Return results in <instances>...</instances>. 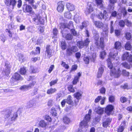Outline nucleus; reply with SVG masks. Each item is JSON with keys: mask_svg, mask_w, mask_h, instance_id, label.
Segmentation results:
<instances>
[{"mask_svg": "<svg viewBox=\"0 0 132 132\" xmlns=\"http://www.w3.org/2000/svg\"><path fill=\"white\" fill-rule=\"evenodd\" d=\"M93 4L91 2H88L87 7V9L89 13L90 12L93 11Z\"/></svg>", "mask_w": 132, "mask_h": 132, "instance_id": "nucleus-19", "label": "nucleus"}, {"mask_svg": "<svg viewBox=\"0 0 132 132\" xmlns=\"http://www.w3.org/2000/svg\"><path fill=\"white\" fill-rule=\"evenodd\" d=\"M127 100V99L125 97H121L120 98V101L123 103L126 102Z\"/></svg>", "mask_w": 132, "mask_h": 132, "instance_id": "nucleus-63", "label": "nucleus"}, {"mask_svg": "<svg viewBox=\"0 0 132 132\" xmlns=\"http://www.w3.org/2000/svg\"><path fill=\"white\" fill-rule=\"evenodd\" d=\"M60 46H61L62 49L63 50L65 49L67 47L66 43L64 41H63L61 42Z\"/></svg>", "mask_w": 132, "mask_h": 132, "instance_id": "nucleus-36", "label": "nucleus"}, {"mask_svg": "<svg viewBox=\"0 0 132 132\" xmlns=\"http://www.w3.org/2000/svg\"><path fill=\"white\" fill-rule=\"evenodd\" d=\"M106 11H103V14L102 13L100 12L99 14L97 15V17L99 19H102L104 18V16L106 13Z\"/></svg>", "mask_w": 132, "mask_h": 132, "instance_id": "nucleus-22", "label": "nucleus"}, {"mask_svg": "<svg viewBox=\"0 0 132 132\" xmlns=\"http://www.w3.org/2000/svg\"><path fill=\"white\" fill-rule=\"evenodd\" d=\"M81 74L80 72H78L77 75L74 78V79L72 81V84L76 85L79 81V79L81 76Z\"/></svg>", "mask_w": 132, "mask_h": 132, "instance_id": "nucleus-15", "label": "nucleus"}, {"mask_svg": "<svg viewBox=\"0 0 132 132\" xmlns=\"http://www.w3.org/2000/svg\"><path fill=\"white\" fill-rule=\"evenodd\" d=\"M132 58V55L129 54L128 52H126L124 53L123 55L122 58Z\"/></svg>", "mask_w": 132, "mask_h": 132, "instance_id": "nucleus-42", "label": "nucleus"}, {"mask_svg": "<svg viewBox=\"0 0 132 132\" xmlns=\"http://www.w3.org/2000/svg\"><path fill=\"white\" fill-rule=\"evenodd\" d=\"M35 103V101L34 100H31L27 103V106L29 108L32 107L34 106Z\"/></svg>", "mask_w": 132, "mask_h": 132, "instance_id": "nucleus-21", "label": "nucleus"}, {"mask_svg": "<svg viewBox=\"0 0 132 132\" xmlns=\"http://www.w3.org/2000/svg\"><path fill=\"white\" fill-rule=\"evenodd\" d=\"M64 16L66 18L70 19L71 18L72 15L70 12L69 11H67L64 13Z\"/></svg>", "mask_w": 132, "mask_h": 132, "instance_id": "nucleus-31", "label": "nucleus"}, {"mask_svg": "<svg viewBox=\"0 0 132 132\" xmlns=\"http://www.w3.org/2000/svg\"><path fill=\"white\" fill-rule=\"evenodd\" d=\"M113 21H111L110 25V32L111 33H112L114 31V29L113 28Z\"/></svg>", "mask_w": 132, "mask_h": 132, "instance_id": "nucleus-37", "label": "nucleus"}, {"mask_svg": "<svg viewBox=\"0 0 132 132\" xmlns=\"http://www.w3.org/2000/svg\"><path fill=\"white\" fill-rule=\"evenodd\" d=\"M103 71L104 69L102 67H101L99 68L97 75L98 78H100L101 77Z\"/></svg>", "mask_w": 132, "mask_h": 132, "instance_id": "nucleus-25", "label": "nucleus"}, {"mask_svg": "<svg viewBox=\"0 0 132 132\" xmlns=\"http://www.w3.org/2000/svg\"><path fill=\"white\" fill-rule=\"evenodd\" d=\"M12 78L16 80H22L23 79L22 77H21L20 75L17 73H14Z\"/></svg>", "mask_w": 132, "mask_h": 132, "instance_id": "nucleus-20", "label": "nucleus"}, {"mask_svg": "<svg viewBox=\"0 0 132 132\" xmlns=\"http://www.w3.org/2000/svg\"><path fill=\"white\" fill-rule=\"evenodd\" d=\"M113 109V107L111 105H108L105 109V113L108 114L109 115L111 113Z\"/></svg>", "mask_w": 132, "mask_h": 132, "instance_id": "nucleus-13", "label": "nucleus"}, {"mask_svg": "<svg viewBox=\"0 0 132 132\" xmlns=\"http://www.w3.org/2000/svg\"><path fill=\"white\" fill-rule=\"evenodd\" d=\"M126 38L127 39H129L131 38V35L130 33L129 32H127L126 34Z\"/></svg>", "mask_w": 132, "mask_h": 132, "instance_id": "nucleus-64", "label": "nucleus"}, {"mask_svg": "<svg viewBox=\"0 0 132 132\" xmlns=\"http://www.w3.org/2000/svg\"><path fill=\"white\" fill-rule=\"evenodd\" d=\"M26 71L25 68L23 67L21 68L20 70V73L22 75H24L26 73Z\"/></svg>", "mask_w": 132, "mask_h": 132, "instance_id": "nucleus-44", "label": "nucleus"}, {"mask_svg": "<svg viewBox=\"0 0 132 132\" xmlns=\"http://www.w3.org/2000/svg\"><path fill=\"white\" fill-rule=\"evenodd\" d=\"M117 53H113L112 52H110L109 54V56L110 58H115L117 55Z\"/></svg>", "mask_w": 132, "mask_h": 132, "instance_id": "nucleus-49", "label": "nucleus"}, {"mask_svg": "<svg viewBox=\"0 0 132 132\" xmlns=\"http://www.w3.org/2000/svg\"><path fill=\"white\" fill-rule=\"evenodd\" d=\"M36 83V82L35 81H33L28 85H24L21 86L20 88V89L21 90H24L29 89L31 88V87L34 86Z\"/></svg>", "mask_w": 132, "mask_h": 132, "instance_id": "nucleus-9", "label": "nucleus"}, {"mask_svg": "<svg viewBox=\"0 0 132 132\" xmlns=\"http://www.w3.org/2000/svg\"><path fill=\"white\" fill-rule=\"evenodd\" d=\"M73 37V35L70 34H67L65 36V39L67 40H71L72 39Z\"/></svg>", "mask_w": 132, "mask_h": 132, "instance_id": "nucleus-38", "label": "nucleus"}, {"mask_svg": "<svg viewBox=\"0 0 132 132\" xmlns=\"http://www.w3.org/2000/svg\"><path fill=\"white\" fill-rule=\"evenodd\" d=\"M110 4H109V7L111 9L113 10L114 7L113 5L114 4L116 3L117 2V0H109Z\"/></svg>", "mask_w": 132, "mask_h": 132, "instance_id": "nucleus-23", "label": "nucleus"}, {"mask_svg": "<svg viewBox=\"0 0 132 132\" xmlns=\"http://www.w3.org/2000/svg\"><path fill=\"white\" fill-rule=\"evenodd\" d=\"M106 53L104 51L101 52L100 54V58H104L105 57Z\"/></svg>", "mask_w": 132, "mask_h": 132, "instance_id": "nucleus-53", "label": "nucleus"}, {"mask_svg": "<svg viewBox=\"0 0 132 132\" xmlns=\"http://www.w3.org/2000/svg\"><path fill=\"white\" fill-rule=\"evenodd\" d=\"M77 44L78 46L80 48H82L84 46H85L83 42L82 41H79L78 42Z\"/></svg>", "mask_w": 132, "mask_h": 132, "instance_id": "nucleus-35", "label": "nucleus"}, {"mask_svg": "<svg viewBox=\"0 0 132 132\" xmlns=\"http://www.w3.org/2000/svg\"><path fill=\"white\" fill-rule=\"evenodd\" d=\"M66 7L68 10L70 11H73L75 9L74 5L71 3H67Z\"/></svg>", "mask_w": 132, "mask_h": 132, "instance_id": "nucleus-17", "label": "nucleus"}, {"mask_svg": "<svg viewBox=\"0 0 132 132\" xmlns=\"http://www.w3.org/2000/svg\"><path fill=\"white\" fill-rule=\"evenodd\" d=\"M94 23L96 27L98 28H102L103 27V24L100 21H94Z\"/></svg>", "mask_w": 132, "mask_h": 132, "instance_id": "nucleus-14", "label": "nucleus"}, {"mask_svg": "<svg viewBox=\"0 0 132 132\" xmlns=\"http://www.w3.org/2000/svg\"><path fill=\"white\" fill-rule=\"evenodd\" d=\"M102 125L105 128H106L110 124L111 119L110 118H108L105 119V118L103 119Z\"/></svg>", "mask_w": 132, "mask_h": 132, "instance_id": "nucleus-7", "label": "nucleus"}, {"mask_svg": "<svg viewBox=\"0 0 132 132\" xmlns=\"http://www.w3.org/2000/svg\"><path fill=\"white\" fill-rule=\"evenodd\" d=\"M96 4L99 8H102L103 6L102 0H95Z\"/></svg>", "mask_w": 132, "mask_h": 132, "instance_id": "nucleus-28", "label": "nucleus"}, {"mask_svg": "<svg viewBox=\"0 0 132 132\" xmlns=\"http://www.w3.org/2000/svg\"><path fill=\"white\" fill-rule=\"evenodd\" d=\"M64 9V2H59L58 4L57 8L58 11L59 12H62Z\"/></svg>", "mask_w": 132, "mask_h": 132, "instance_id": "nucleus-11", "label": "nucleus"}, {"mask_svg": "<svg viewBox=\"0 0 132 132\" xmlns=\"http://www.w3.org/2000/svg\"><path fill=\"white\" fill-rule=\"evenodd\" d=\"M108 67L111 69V70L110 75L111 76H114V77L118 78L119 76L120 72L119 71L117 72L114 67L113 66L110 58L107 59Z\"/></svg>", "mask_w": 132, "mask_h": 132, "instance_id": "nucleus-2", "label": "nucleus"}, {"mask_svg": "<svg viewBox=\"0 0 132 132\" xmlns=\"http://www.w3.org/2000/svg\"><path fill=\"white\" fill-rule=\"evenodd\" d=\"M100 93L102 94H104L105 93L106 89L104 87H102L100 89Z\"/></svg>", "mask_w": 132, "mask_h": 132, "instance_id": "nucleus-60", "label": "nucleus"}, {"mask_svg": "<svg viewBox=\"0 0 132 132\" xmlns=\"http://www.w3.org/2000/svg\"><path fill=\"white\" fill-rule=\"evenodd\" d=\"M39 125L40 127L43 128L46 127L47 125V122L44 120H41L39 123Z\"/></svg>", "mask_w": 132, "mask_h": 132, "instance_id": "nucleus-26", "label": "nucleus"}, {"mask_svg": "<svg viewBox=\"0 0 132 132\" xmlns=\"http://www.w3.org/2000/svg\"><path fill=\"white\" fill-rule=\"evenodd\" d=\"M23 9L24 12L31 13L32 12V8L30 6L27 5H23Z\"/></svg>", "mask_w": 132, "mask_h": 132, "instance_id": "nucleus-12", "label": "nucleus"}, {"mask_svg": "<svg viewBox=\"0 0 132 132\" xmlns=\"http://www.w3.org/2000/svg\"><path fill=\"white\" fill-rule=\"evenodd\" d=\"M102 96H98L95 100L94 102L95 103L98 102L100 101L101 99Z\"/></svg>", "mask_w": 132, "mask_h": 132, "instance_id": "nucleus-59", "label": "nucleus"}, {"mask_svg": "<svg viewBox=\"0 0 132 132\" xmlns=\"http://www.w3.org/2000/svg\"><path fill=\"white\" fill-rule=\"evenodd\" d=\"M121 12L123 13L124 16L126 15L127 13L125 8V7L122 8Z\"/></svg>", "mask_w": 132, "mask_h": 132, "instance_id": "nucleus-61", "label": "nucleus"}, {"mask_svg": "<svg viewBox=\"0 0 132 132\" xmlns=\"http://www.w3.org/2000/svg\"><path fill=\"white\" fill-rule=\"evenodd\" d=\"M99 38V36L98 35H97L96 36L95 38V44L98 46V39Z\"/></svg>", "mask_w": 132, "mask_h": 132, "instance_id": "nucleus-48", "label": "nucleus"}, {"mask_svg": "<svg viewBox=\"0 0 132 132\" xmlns=\"http://www.w3.org/2000/svg\"><path fill=\"white\" fill-rule=\"evenodd\" d=\"M73 28L72 22L71 21H69V23H67V24L64 23H60L59 26L60 29L62 28H67L70 30L71 33L73 35L76 36L77 35V33L75 30L73 29Z\"/></svg>", "mask_w": 132, "mask_h": 132, "instance_id": "nucleus-1", "label": "nucleus"}, {"mask_svg": "<svg viewBox=\"0 0 132 132\" xmlns=\"http://www.w3.org/2000/svg\"><path fill=\"white\" fill-rule=\"evenodd\" d=\"M50 45H47L46 47V50L45 52V55L48 57H51L53 55L52 51L50 48Z\"/></svg>", "mask_w": 132, "mask_h": 132, "instance_id": "nucleus-10", "label": "nucleus"}, {"mask_svg": "<svg viewBox=\"0 0 132 132\" xmlns=\"http://www.w3.org/2000/svg\"><path fill=\"white\" fill-rule=\"evenodd\" d=\"M125 48L127 50H129L131 49L132 47L129 42H127L125 45Z\"/></svg>", "mask_w": 132, "mask_h": 132, "instance_id": "nucleus-30", "label": "nucleus"}, {"mask_svg": "<svg viewBox=\"0 0 132 132\" xmlns=\"http://www.w3.org/2000/svg\"><path fill=\"white\" fill-rule=\"evenodd\" d=\"M125 122H124L121 125L118 129V132H122L123 131L125 126Z\"/></svg>", "mask_w": 132, "mask_h": 132, "instance_id": "nucleus-24", "label": "nucleus"}, {"mask_svg": "<svg viewBox=\"0 0 132 132\" xmlns=\"http://www.w3.org/2000/svg\"><path fill=\"white\" fill-rule=\"evenodd\" d=\"M56 91V89L55 88H51L47 90V93L49 95L55 93Z\"/></svg>", "mask_w": 132, "mask_h": 132, "instance_id": "nucleus-29", "label": "nucleus"}, {"mask_svg": "<svg viewBox=\"0 0 132 132\" xmlns=\"http://www.w3.org/2000/svg\"><path fill=\"white\" fill-rule=\"evenodd\" d=\"M11 65L8 62H6L5 63V69L3 71V72H4L6 76H8L10 73Z\"/></svg>", "mask_w": 132, "mask_h": 132, "instance_id": "nucleus-4", "label": "nucleus"}, {"mask_svg": "<svg viewBox=\"0 0 132 132\" xmlns=\"http://www.w3.org/2000/svg\"><path fill=\"white\" fill-rule=\"evenodd\" d=\"M125 23L126 25L128 27H130L131 26L132 23L128 19H126L125 20Z\"/></svg>", "mask_w": 132, "mask_h": 132, "instance_id": "nucleus-43", "label": "nucleus"}, {"mask_svg": "<svg viewBox=\"0 0 132 132\" xmlns=\"http://www.w3.org/2000/svg\"><path fill=\"white\" fill-rule=\"evenodd\" d=\"M68 89L69 91L70 92L73 93L75 92L74 89L72 85H70L68 87Z\"/></svg>", "mask_w": 132, "mask_h": 132, "instance_id": "nucleus-46", "label": "nucleus"}, {"mask_svg": "<svg viewBox=\"0 0 132 132\" xmlns=\"http://www.w3.org/2000/svg\"><path fill=\"white\" fill-rule=\"evenodd\" d=\"M66 100V102L69 104H71L73 101L71 99V97L70 95H69Z\"/></svg>", "mask_w": 132, "mask_h": 132, "instance_id": "nucleus-39", "label": "nucleus"}, {"mask_svg": "<svg viewBox=\"0 0 132 132\" xmlns=\"http://www.w3.org/2000/svg\"><path fill=\"white\" fill-rule=\"evenodd\" d=\"M94 111L97 114L100 115H102L104 113V109L100 107L96 106L94 108Z\"/></svg>", "mask_w": 132, "mask_h": 132, "instance_id": "nucleus-8", "label": "nucleus"}, {"mask_svg": "<svg viewBox=\"0 0 132 132\" xmlns=\"http://www.w3.org/2000/svg\"><path fill=\"white\" fill-rule=\"evenodd\" d=\"M122 72L123 75L124 76H128L129 75V73L125 70H123Z\"/></svg>", "mask_w": 132, "mask_h": 132, "instance_id": "nucleus-62", "label": "nucleus"}, {"mask_svg": "<svg viewBox=\"0 0 132 132\" xmlns=\"http://www.w3.org/2000/svg\"><path fill=\"white\" fill-rule=\"evenodd\" d=\"M30 69L32 73H36L38 72V69L37 68H34L33 67H31Z\"/></svg>", "mask_w": 132, "mask_h": 132, "instance_id": "nucleus-51", "label": "nucleus"}, {"mask_svg": "<svg viewBox=\"0 0 132 132\" xmlns=\"http://www.w3.org/2000/svg\"><path fill=\"white\" fill-rule=\"evenodd\" d=\"M74 20L77 23H79L81 20V18L79 13H77L75 15Z\"/></svg>", "mask_w": 132, "mask_h": 132, "instance_id": "nucleus-16", "label": "nucleus"}, {"mask_svg": "<svg viewBox=\"0 0 132 132\" xmlns=\"http://www.w3.org/2000/svg\"><path fill=\"white\" fill-rule=\"evenodd\" d=\"M61 65L66 69H68L69 68V66L68 64H66L65 62L62 61Z\"/></svg>", "mask_w": 132, "mask_h": 132, "instance_id": "nucleus-57", "label": "nucleus"}, {"mask_svg": "<svg viewBox=\"0 0 132 132\" xmlns=\"http://www.w3.org/2000/svg\"><path fill=\"white\" fill-rule=\"evenodd\" d=\"M40 48L39 47H37L36 48L35 51H36V52L35 53L33 51L31 52V54L33 55V54H39L40 53Z\"/></svg>", "mask_w": 132, "mask_h": 132, "instance_id": "nucleus-40", "label": "nucleus"}, {"mask_svg": "<svg viewBox=\"0 0 132 132\" xmlns=\"http://www.w3.org/2000/svg\"><path fill=\"white\" fill-rule=\"evenodd\" d=\"M122 65L124 67L127 69H129L130 68V65L128 64L126 62L122 63Z\"/></svg>", "mask_w": 132, "mask_h": 132, "instance_id": "nucleus-50", "label": "nucleus"}, {"mask_svg": "<svg viewBox=\"0 0 132 132\" xmlns=\"http://www.w3.org/2000/svg\"><path fill=\"white\" fill-rule=\"evenodd\" d=\"M92 111L91 109L89 110L88 112V113L87 114L84 120L82 121L80 123V126L81 128L83 127H87V123L90 121V115Z\"/></svg>", "mask_w": 132, "mask_h": 132, "instance_id": "nucleus-3", "label": "nucleus"}, {"mask_svg": "<svg viewBox=\"0 0 132 132\" xmlns=\"http://www.w3.org/2000/svg\"><path fill=\"white\" fill-rule=\"evenodd\" d=\"M104 39L103 37H101L100 38V46L101 48L102 49H103L104 47Z\"/></svg>", "mask_w": 132, "mask_h": 132, "instance_id": "nucleus-32", "label": "nucleus"}, {"mask_svg": "<svg viewBox=\"0 0 132 132\" xmlns=\"http://www.w3.org/2000/svg\"><path fill=\"white\" fill-rule=\"evenodd\" d=\"M63 122L65 124H68L70 122V120L68 117L67 116L64 117L63 119Z\"/></svg>", "mask_w": 132, "mask_h": 132, "instance_id": "nucleus-34", "label": "nucleus"}, {"mask_svg": "<svg viewBox=\"0 0 132 132\" xmlns=\"http://www.w3.org/2000/svg\"><path fill=\"white\" fill-rule=\"evenodd\" d=\"M122 88L124 89H132V85L131 87H128L127 84H125L123 86Z\"/></svg>", "mask_w": 132, "mask_h": 132, "instance_id": "nucleus-56", "label": "nucleus"}, {"mask_svg": "<svg viewBox=\"0 0 132 132\" xmlns=\"http://www.w3.org/2000/svg\"><path fill=\"white\" fill-rule=\"evenodd\" d=\"M88 24V22L87 21H84L82 23V25L80 26V28L81 29L84 28L86 27Z\"/></svg>", "mask_w": 132, "mask_h": 132, "instance_id": "nucleus-33", "label": "nucleus"}, {"mask_svg": "<svg viewBox=\"0 0 132 132\" xmlns=\"http://www.w3.org/2000/svg\"><path fill=\"white\" fill-rule=\"evenodd\" d=\"M18 115L16 112H15L14 113L13 116L11 118V119L12 121L15 120L17 118Z\"/></svg>", "mask_w": 132, "mask_h": 132, "instance_id": "nucleus-52", "label": "nucleus"}, {"mask_svg": "<svg viewBox=\"0 0 132 132\" xmlns=\"http://www.w3.org/2000/svg\"><path fill=\"white\" fill-rule=\"evenodd\" d=\"M16 3V1L15 0H11L10 3V6L12 5V8H13L14 6L15 5Z\"/></svg>", "mask_w": 132, "mask_h": 132, "instance_id": "nucleus-47", "label": "nucleus"}, {"mask_svg": "<svg viewBox=\"0 0 132 132\" xmlns=\"http://www.w3.org/2000/svg\"><path fill=\"white\" fill-rule=\"evenodd\" d=\"M114 48L117 50H119L121 47V43L119 41H117L114 44Z\"/></svg>", "mask_w": 132, "mask_h": 132, "instance_id": "nucleus-27", "label": "nucleus"}, {"mask_svg": "<svg viewBox=\"0 0 132 132\" xmlns=\"http://www.w3.org/2000/svg\"><path fill=\"white\" fill-rule=\"evenodd\" d=\"M125 21H123V20H121L119 22V26L121 27H123L125 26Z\"/></svg>", "mask_w": 132, "mask_h": 132, "instance_id": "nucleus-54", "label": "nucleus"}, {"mask_svg": "<svg viewBox=\"0 0 132 132\" xmlns=\"http://www.w3.org/2000/svg\"><path fill=\"white\" fill-rule=\"evenodd\" d=\"M52 32L53 35L55 36L57 34L58 32V30L56 28H54L53 29Z\"/></svg>", "mask_w": 132, "mask_h": 132, "instance_id": "nucleus-58", "label": "nucleus"}, {"mask_svg": "<svg viewBox=\"0 0 132 132\" xmlns=\"http://www.w3.org/2000/svg\"><path fill=\"white\" fill-rule=\"evenodd\" d=\"M11 111L9 110H6L5 111V114H6L5 116V118H8L11 114Z\"/></svg>", "mask_w": 132, "mask_h": 132, "instance_id": "nucleus-41", "label": "nucleus"}, {"mask_svg": "<svg viewBox=\"0 0 132 132\" xmlns=\"http://www.w3.org/2000/svg\"><path fill=\"white\" fill-rule=\"evenodd\" d=\"M74 96L77 100V101H75V102L76 104H77V103L79 102V100L81 98L82 94L78 92L74 94Z\"/></svg>", "mask_w": 132, "mask_h": 132, "instance_id": "nucleus-18", "label": "nucleus"}, {"mask_svg": "<svg viewBox=\"0 0 132 132\" xmlns=\"http://www.w3.org/2000/svg\"><path fill=\"white\" fill-rule=\"evenodd\" d=\"M83 42L85 46L87 47L88 45L90 42V40H89L88 38H87Z\"/></svg>", "mask_w": 132, "mask_h": 132, "instance_id": "nucleus-45", "label": "nucleus"}, {"mask_svg": "<svg viewBox=\"0 0 132 132\" xmlns=\"http://www.w3.org/2000/svg\"><path fill=\"white\" fill-rule=\"evenodd\" d=\"M34 18L32 19L37 24H41L42 23V18L39 15L34 14Z\"/></svg>", "mask_w": 132, "mask_h": 132, "instance_id": "nucleus-6", "label": "nucleus"}, {"mask_svg": "<svg viewBox=\"0 0 132 132\" xmlns=\"http://www.w3.org/2000/svg\"><path fill=\"white\" fill-rule=\"evenodd\" d=\"M78 49L76 46H73L67 50V55H71L72 54V52H75L78 51Z\"/></svg>", "mask_w": 132, "mask_h": 132, "instance_id": "nucleus-5", "label": "nucleus"}, {"mask_svg": "<svg viewBox=\"0 0 132 132\" xmlns=\"http://www.w3.org/2000/svg\"><path fill=\"white\" fill-rule=\"evenodd\" d=\"M54 103L53 101L51 99L47 103V105L49 106H51Z\"/></svg>", "mask_w": 132, "mask_h": 132, "instance_id": "nucleus-55", "label": "nucleus"}]
</instances>
